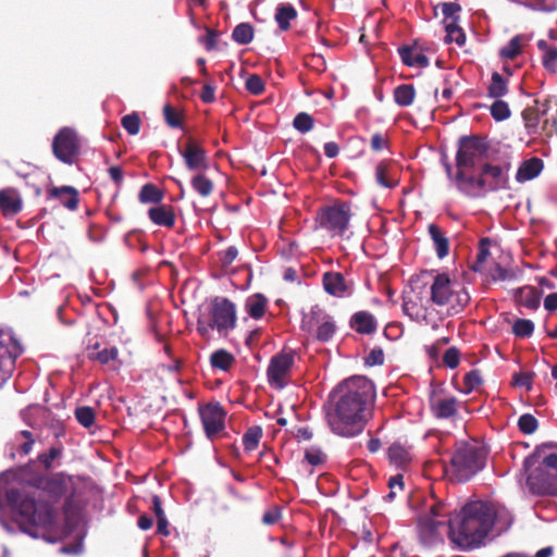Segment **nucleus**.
Segmentation results:
<instances>
[{"mask_svg":"<svg viewBox=\"0 0 557 557\" xmlns=\"http://www.w3.org/2000/svg\"><path fill=\"white\" fill-rule=\"evenodd\" d=\"M326 413L332 432L343 437L360 434L371 414L375 388L368 377L355 375L344 380L331 393Z\"/></svg>","mask_w":557,"mask_h":557,"instance_id":"f257e3e1","label":"nucleus"},{"mask_svg":"<svg viewBox=\"0 0 557 557\" xmlns=\"http://www.w3.org/2000/svg\"><path fill=\"white\" fill-rule=\"evenodd\" d=\"M496 519L494 506L483 500L465 504L448 519V539L462 549L479 547L491 532Z\"/></svg>","mask_w":557,"mask_h":557,"instance_id":"f03ea898","label":"nucleus"},{"mask_svg":"<svg viewBox=\"0 0 557 557\" xmlns=\"http://www.w3.org/2000/svg\"><path fill=\"white\" fill-rule=\"evenodd\" d=\"M448 512L445 504L433 503L417 517L416 531L419 543L424 548H433L444 543V534H448Z\"/></svg>","mask_w":557,"mask_h":557,"instance_id":"7ed1b4c3","label":"nucleus"},{"mask_svg":"<svg viewBox=\"0 0 557 557\" xmlns=\"http://www.w3.org/2000/svg\"><path fill=\"white\" fill-rule=\"evenodd\" d=\"M8 499L16 506L21 523L26 524L28 528L41 527L49 529L54 525L57 510L51 504L38 505L33 498H21L20 493L15 490L8 492Z\"/></svg>","mask_w":557,"mask_h":557,"instance_id":"20e7f679","label":"nucleus"},{"mask_svg":"<svg viewBox=\"0 0 557 557\" xmlns=\"http://www.w3.org/2000/svg\"><path fill=\"white\" fill-rule=\"evenodd\" d=\"M486 450L478 445L460 443L451 456L450 465L458 482H467L485 467Z\"/></svg>","mask_w":557,"mask_h":557,"instance_id":"39448f33","label":"nucleus"},{"mask_svg":"<svg viewBox=\"0 0 557 557\" xmlns=\"http://www.w3.org/2000/svg\"><path fill=\"white\" fill-rule=\"evenodd\" d=\"M456 284L449 278L448 274H436L431 284V301L438 306H447L456 313L461 311L470 302V294L468 290Z\"/></svg>","mask_w":557,"mask_h":557,"instance_id":"423d86ee","label":"nucleus"},{"mask_svg":"<svg viewBox=\"0 0 557 557\" xmlns=\"http://www.w3.org/2000/svg\"><path fill=\"white\" fill-rule=\"evenodd\" d=\"M540 449L536 448L523 461V470L527 474V486L533 495L557 497V473L539 467Z\"/></svg>","mask_w":557,"mask_h":557,"instance_id":"0eeeda50","label":"nucleus"},{"mask_svg":"<svg viewBox=\"0 0 557 557\" xmlns=\"http://www.w3.org/2000/svg\"><path fill=\"white\" fill-rule=\"evenodd\" d=\"M351 216V203L337 200L333 205L320 208L315 221L319 227L327 231L332 236H343L349 227Z\"/></svg>","mask_w":557,"mask_h":557,"instance_id":"6e6552de","label":"nucleus"},{"mask_svg":"<svg viewBox=\"0 0 557 557\" xmlns=\"http://www.w3.org/2000/svg\"><path fill=\"white\" fill-rule=\"evenodd\" d=\"M485 138L479 135H465L458 139L456 166L458 169H474L488 151Z\"/></svg>","mask_w":557,"mask_h":557,"instance_id":"1a4fd4ad","label":"nucleus"},{"mask_svg":"<svg viewBox=\"0 0 557 557\" xmlns=\"http://www.w3.org/2000/svg\"><path fill=\"white\" fill-rule=\"evenodd\" d=\"M53 156L64 164L73 165L76 163L81 152V138L78 133L69 126L58 131L52 140Z\"/></svg>","mask_w":557,"mask_h":557,"instance_id":"9d476101","label":"nucleus"},{"mask_svg":"<svg viewBox=\"0 0 557 557\" xmlns=\"http://www.w3.org/2000/svg\"><path fill=\"white\" fill-rule=\"evenodd\" d=\"M237 322L236 306L225 297H216L210 307V327L220 334L234 330Z\"/></svg>","mask_w":557,"mask_h":557,"instance_id":"9b49d317","label":"nucleus"},{"mask_svg":"<svg viewBox=\"0 0 557 557\" xmlns=\"http://www.w3.org/2000/svg\"><path fill=\"white\" fill-rule=\"evenodd\" d=\"M36 487L42 491L52 503L59 502L62 497L66 496L69 492H71L65 502V506H69L74 497L73 479L64 472H58L49 476L37 479Z\"/></svg>","mask_w":557,"mask_h":557,"instance_id":"f8f14e48","label":"nucleus"},{"mask_svg":"<svg viewBox=\"0 0 557 557\" xmlns=\"http://www.w3.org/2000/svg\"><path fill=\"white\" fill-rule=\"evenodd\" d=\"M302 330L312 333L320 342H329L336 332V324L331 315L324 312L319 306H313L304 318Z\"/></svg>","mask_w":557,"mask_h":557,"instance_id":"ddd939ff","label":"nucleus"},{"mask_svg":"<svg viewBox=\"0 0 557 557\" xmlns=\"http://www.w3.org/2000/svg\"><path fill=\"white\" fill-rule=\"evenodd\" d=\"M185 166L190 172H206L210 168L208 152L194 137H188L184 147H178Z\"/></svg>","mask_w":557,"mask_h":557,"instance_id":"4468645a","label":"nucleus"},{"mask_svg":"<svg viewBox=\"0 0 557 557\" xmlns=\"http://www.w3.org/2000/svg\"><path fill=\"white\" fill-rule=\"evenodd\" d=\"M294 351H283L271 358L267 375L271 385L283 388L286 385V375L294 366Z\"/></svg>","mask_w":557,"mask_h":557,"instance_id":"2eb2a0df","label":"nucleus"},{"mask_svg":"<svg viewBox=\"0 0 557 557\" xmlns=\"http://www.w3.org/2000/svg\"><path fill=\"white\" fill-rule=\"evenodd\" d=\"M199 413L208 438L213 440L224 430L226 412L219 403L206 405Z\"/></svg>","mask_w":557,"mask_h":557,"instance_id":"dca6fc26","label":"nucleus"},{"mask_svg":"<svg viewBox=\"0 0 557 557\" xmlns=\"http://www.w3.org/2000/svg\"><path fill=\"white\" fill-rule=\"evenodd\" d=\"M508 169L509 165L505 169L500 165H494L487 162L483 163L480 173L484 182V191H497L508 188Z\"/></svg>","mask_w":557,"mask_h":557,"instance_id":"f3484780","label":"nucleus"},{"mask_svg":"<svg viewBox=\"0 0 557 557\" xmlns=\"http://www.w3.org/2000/svg\"><path fill=\"white\" fill-rule=\"evenodd\" d=\"M322 285L326 294L337 298L350 297L355 290L354 282L347 281L341 272H325Z\"/></svg>","mask_w":557,"mask_h":557,"instance_id":"a211bd4d","label":"nucleus"},{"mask_svg":"<svg viewBox=\"0 0 557 557\" xmlns=\"http://www.w3.org/2000/svg\"><path fill=\"white\" fill-rule=\"evenodd\" d=\"M21 348L11 339L0 341V387L11 377Z\"/></svg>","mask_w":557,"mask_h":557,"instance_id":"6ab92c4d","label":"nucleus"},{"mask_svg":"<svg viewBox=\"0 0 557 557\" xmlns=\"http://www.w3.org/2000/svg\"><path fill=\"white\" fill-rule=\"evenodd\" d=\"M398 53L403 63L407 66L426 67L430 64L429 58L423 53V48L418 40H414L410 46L399 47Z\"/></svg>","mask_w":557,"mask_h":557,"instance_id":"aec40b11","label":"nucleus"},{"mask_svg":"<svg viewBox=\"0 0 557 557\" xmlns=\"http://www.w3.org/2000/svg\"><path fill=\"white\" fill-rule=\"evenodd\" d=\"M48 199H58L62 206L75 211L79 202L78 190L73 186L52 187L47 190Z\"/></svg>","mask_w":557,"mask_h":557,"instance_id":"412c9836","label":"nucleus"},{"mask_svg":"<svg viewBox=\"0 0 557 557\" xmlns=\"http://www.w3.org/2000/svg\"><path fill=\"white\" fill-rule=\"evenodd\" d=\"M23 209V200L14 188L0 190V211L5 218L14 216Z\"/></svg>","mask_w":557,"mask_h":557,"instance_id":"4be33fe9","label":"nucleus"},{"mask_svg":"<svg viewBox=\"0 0 557 557\" xmlns=\"http://www.w3.org/2000/svg\"><path fill=\"white\" fill-rule=\"evenodd\" d=\"M349 326L358 334L370 335L376 331L377 322L371 312L361 310L351 315Z\"/></svg>","mask_w":557,"mask_h":557,"instance_id":"5701e85b","label":"nucleus"},{"mask_svg":"<svg viewBox=\"0 0 557 557\" xmlns=\"http://www.w3.org/2000/svg\"><path fill=\"white\" fill-rule=\"evenodd\" d=\"M468 169H458L456 172V181L459 188L468 195L476 196L484 191V182L481 173L478 176L467 175Z\"/></svg>","mask_w":557,"mask_h":557,"instance_id":"b1692460","label":"nucleus"},{"mask_svg":"<svg viewBox=\"0 0 557 557\" xmlns=\"http://www.w3.org/2000/svg\"><path fill=\"white\" fill-rule=\"evenodd\" d=\"M430 406L437 419H449L458 412V399L454 396L432 398Z\"/></svg>","mask_w":557,"mask_h":557,"instance_id":"393cba45","label":"nucleus"},{"mask_svg":"<svg viewBox=\"0 0 557 557\" xmlns=\"http://www.w3.org/2000/svg\"><path fill=\"white\" fill-rule=\"evenodd\" d=\"M151 222L158 226L171 228L175 224V212L172 206L159 205L148 210Z\"/></svg>","mask_w":557,"mask_h":557,"instance_id":"a878e982","label":"nucleus"},{"mask_svg":"<svg viewBox=\"0 0 557 557\" xmlns=\"http://www.w3.org/2000/svg\"><path fill=\"white\" fill-rule=\"evenodd\" d=\"M35 442V435L28 430H23L16 433L11 444V458L14 459L16 454L20 456H27L32 451Z\"/></svg>","mask_w":557,"mask_h":557,"instance_id":"bb28decb","label":"nucleus"},{"mask_svg":"<svg viewBox=\"0 0 557 557\" xmlns=\"http://www.w3.org/2000/svg\"><path fill=\"white\" fill-rule=\"evenodd\" d=\"M544 168V162L542 159L537 157L530 158L522 162V164L519 166L516 180L520 183L531 181L540 175Z\"/></svg>","mask_w":557,"mask_h":557,"instance_id":"cd10ccee","label":"nucleus"},{"mask_svg":"<svg viewBox=\"0 0 557 557\" xmlns=\"http://www.w3.org/2000/svg\"><path fill=\"white\" fill-rule=\"evenodd\" d=\"M542 294V290L527 285L517 289L516 299L521 306L536 310L540 307Z\"/></svg>","mask_w":557,"mask_h":557,"instance_id":"c85d7f7f","label":"nucleus"},{"mask_svg":"<svg viewBox=\"0 0 557 557\" xmlns=\"http://www.w3.org/2000/svg\"><path fill=\"white\" fill-rule=\"evenodd\" d=\"M429 235L433 242L436 256L438 259H444L449 253V240L442 228L436 224L428 226Z\"/></svg>","mask_w":557,"mask_h":557,"instance_id":"c756f323","label":"nucleus"},{"mask_svg":"<svg viewBox=\"0 0 557 557\" xmlns=\"http://www.w3.org/2000/svg\"><path fill=\"white\" fill-rule=\"evenodd\" d=\"M268 306V299L263 294L257 293L249 296L245 302V309L250 318L255 320L261 319Z\"/></svg>","mask_w":557,"mask_h":557,"instance_id":"7c9ffc66","label":"nucleus"},{"mask_svg":"<svg viewBox=\"0 0 557 557\" xmlns=\"http://www.w3.org/2000/svg\"><path fill=\"white\" fill-rule=\"evenodd\" d=\"M235 363V357L224 348L213 351L210 356V366L221 371H230Z\"/></svg>","mask_w":557,"mask_h":557,"instance_id":"2f4dec72","label":"nucleus"},{"mask_svg":"<svg viewBox=\"0 0 557 557\" xmlns=\"http://www.w3.org/2000/svg\"><path fill=\"white\" fill-rule=\"evenodd\" d=\"M389 461L397 467L405 468L411 461V454L408 447L396 442L393 443L387 451Z\"/></svg>","mask_w":557,"mask_h":557,"instance_id":"473e14b6","label":"nucleus"},{"mask_svg":"<svg viewBox=\"0 0 557 557\" xmlns=\"http://www.w3.org/2000/svg\"><path fill=\"white\" fill-rule=\"evenodd\" d=\"M537 47L543 51L542 63L545 70L555 73L557 70V47L548 45L544 39L537 41Z\"/></svg>","mask_w":557,"mask_h":557,"instance_id":"72a5a7b5","label":"nucleus"},{"mask_svg":"<svg viewBox=\"0 0 557 557\" xmlns=\"http://www.w3.org/2000/svg\"><path fill=\"white\" fill-rule=\"evenodd\" d=\"M297 17L296 9L289 3H281L276 8L275 21L281 30L286 32L290 28V21Z\"/></svg>","mask_w":557,"mask_h":557,"instance_id":"f704fd0d","label":"nucleus"},{"mask_svg":"<svg viewBox=\"0 0 557 557\" xmlns=\"http://www.w3.org/2000/svg\"><path fill=\"white\" fill-rule=\"evenodd\" d=\"M193 189L202 198H208L214 190L213 182L205 174V172H197L190 180Z\"/></svg>","mask_w":557,"mask_h":557,"instance_id":"c9c22d12","label":"nucleus"},{"mask_svg":"<svg viewBox=\"0 0 557 557\" xmlns=\"http://www.w3.org/2000/svg\"><path fill=\"white\" fill-rule=\"evenodd\" d=\"M491 244H492V240L488 237H484V238L480 239L479 247H478V253L475 256L474 261L470 265V269L473 272L481 273L485 270L486 260L491 255V252H490Z\"/></svg>","mask_w":557,"mask_h":557,"instance_id":"e433bc0d","label":"nucleus"},{"mask_svg":"<svg viewBox=\"0 0 557 557\" xmlns=\"http://www.w3.org/2000/svg\"><path fill=\"white\" fill-rule=\"evenodd\" d=\"M393 96L399 107H409L413 103L416 89L411 84H401L394 89Z\"/></svg>","mask_w":557,"mask_h":557,"instance_id":"4c0bfd02","label":"nucleus"},{"mask_svg":"<svg viewBox=\"0 0 557 557\" xmlns=\"http://www.w3.org/2000/svg\"><path fill=\"white\" fill-rule=\"evenodd\" d=\"M509 91L508 82L498 72H493L491 83L487 87V95L491 98H502Z\"/></svg>","mask_w":557,"mask_h":557,"instance_id":"58836bf2","label":"nucleus"},{"mask_svg":"<svg viewBox=\"0 0 557 557\" xmlns=\"http://www.w3.org/2000/svg\"><path fill=\"white\" fill-rule=\"evenodd\" d=\"M143 203H160L163 199V193L151 183L144 185L138 195Z\"/></svg>","mask_w":557,"mask_h":557,"instance_id":"ea45409f","label":"nucleus"},{"mask_svg":"<svg viewBox=\"0 0 557 557\" xmlns=\"http://www.w3.org/2000/svg\"><path fill=\"white\" fill-rule=\"evenodd\" d=\"M253 27L249 23H239L232 33V39L238 45H248L253 39Z\"/></svg>","mask_w":557,"mask_h":557,"instance_id":"a19ab883","label":"nucleus"},{"mask_svg":"<svg viewBox=\"0 0 557 557\" xmlns=\"http://www.w3.org/2000/svg\"><path fill=\"white\" fill-rule=\"evenodd\" d=\"M375 181L379 185L386 188H394L397 181L389 175L388 163L382 161L375 168Z\"/></svg>","mask_w":557,"mask_h":557,"instance_id":"79ce46f5","label":"nucleus"},{"mask_svg":"<svg viewBox=\"0 0 557 557\" xmlns=\"http://www.w3.org/2000/svg\"><path fill=\"white\" fill-rule=\"evenodd\" d=\"M262 428L259 425L250 426L243 436V444L246 451L256 449L262 437Z\"/></svg>","mask_w":557,"mask_h":557,"instance_id":"37998d69","label":"nucleus"},{"mask_svg":"<svg viewBox=\"0 0 557 557\" xmlns=\"http://www.w3.org/2000/svg\"><path fill=\"white\" fill-rule=\"evenodd\" d=\"M459 17H455L450 23L445 26L446 41H455L458 46H463L466 42V35L461 27L457 25Z\"/></svg>","mask_w":557,"mask_h":557,"instance_id":"c03bdc74","label":"nucleus"},{"mask_svg":"<svg viewBox=\"0 0 557 557\" xmlns=\"http://www.w3.org/2000/svg\"><path fill=\"white\" fill-rule=\"evenodd\" d=\"M522 51V37L517 35L512 37L509 42L500 49V57L508 60L516 59Z\"/></svg>","mask_w":557,"mask_h":557,"instance_id":"a18cd8bd","label":"nucleus"},{"mask_svg":"<svg viewBox=\"0 0 557 557\" xmlns=\"http://www.w3.org/2000/svg\"><path fill=\"white\" fill-rule=\"evenodd\" d=\"M75 418L84 428H90L95 423L96 413L89 406H82L75 409Z\"/></svg>","mask_w":557,"mask_h":557,"instance_id":"49530a36","label":"nucleus"},{"mask_svg":"<svg viewBox=\"0 0 557 557\" xmlns=\"http://www.w3.org/2000/svg\"><path fill=\"white\" fill-rule=\"evenodd\" d=\"M534 332V323L528 319H517L512 325V333L520 338L530 337Z\"/></svg>","mask_w":557,"mask_h":557,"instance_id":"de8ad7c7","label":"nucleus"},{"mask_svg":"<svg viewBox=\"0 0 557 557\" xmlns=\"http://www.w3.org/2000/svg\"><path fill=\"white\" fill-rule=\"evenodd\" d=\"M403 311L413 321L425 318V312L422 310L421 306L412 299L404 298Z\"/></svg>","mask_w":557,"mask_h":557,"instance_id":"09e8293b","label":"nucleus"},{"mask_svg":"<svg viewBox=\"0 0 557 557\" xmlns=\"http://www.w3.org/2000/svg\"><path fill=\"white\" fill-rule=\"evenodd\" d=\"M491 115L495 121H504L510 116V109L506 101L496 99L491 106Z\"/></svg>","mask_w":557,"mask_h":557,"instance_id":"8fccbe9b","label":"nucleus"},{"mask_svg":"<svg viewBox=\"0 0 557 557\" xmlns=\"http://www.w3.org/2000/svg\"><path fill=\"white\" fill-rule=\"evenodd\" d=\"M482 384V377L479 370H471L463 377V387L460 392L470 394Z\"/></svg>","mask_w":557,"mask_h":557,"instance_id":"3c124183","label":"nucleus"},{"mask_svg":"<svg viewBox=\"0 0 557 557\" xmlns=\"http://www.w3.org/2000/svg\"><path fill=\"white\" fill-rule=\"evenodd\" d=\"M121 124L129 135H137L140 131L141 120L138 113L133 112L124 115L121 120Z\"/></svg>","mask_w":557,"mask_h":557,"instance_id":"603ef678","label":"nucleus"},{"mask_svg":"<svg viewBox=\"0 0 557 557\" xmlns=\"http://www.w3.org/2000/svg\"><path fill=\"white\" fill-rule=\"evenodd\" d=\"M313 125L314 120L307 112L298 113L293 121V126L302 134L310 132L313 128Z\"/></svg>","mask_w":557,"mask_h":557,"instance_id":"864d4df0","label":"nucleus"},{"mask_svg":"<svg viewBox=\"0 0 557 557\" xmlns=\"http://www.w3.org/2000/svg\"><path fill=\"white\" fill-rule=\"evenodd\" d=\"M518 428L521 433L530 435V434H533L537 430L539 422L533 414L524 413V414L520 416V418L518 420Z\"/></svg>","mask_w":557,"mask_h":557,"instance_id":"5fc2aeb1","label":"nucleus"},{"mask_svg":"<svg viewBox=\"0 0 557 557\" xmlns=\"http://www.w3.org/2000/svg\"><path fill=\"white\" fill-rule=\"evenodd\" d=\"M522 117L524 120L525 127L529 131L535 132L537 129L541 121V115L539 111L535 110V107L531 106L525 108L522 112Z\"/></svg>","mask_w":557,"mask_h":557,"instance_id":"6e6d98bb","label":"nucleus"},{"mask_svg":"<svg viewBox=\"0 0 557 557\" xmlns=\"http://www.w3.org/2000/svg\"><path fill=\"white\" fill-rule=\"evenodd\" d=\"M117 355H119L117 348L111 347V348H104L103 350L98 351V352H90L88 355V357L91 360L99 361L101 364H107L110 361L115 360L117 358Z\"/></svg>","mask_w":557,"mask_h":557,"instance_id":"4d7b16f0","label":"nucleus"},{"mask_svg":"<svg viewBox=\"0 0 557 557\" xmlns=\"http://www.w3.org/2000/svg\"><path fill=\"white\" fill-rule=\"evenodd\" d=\"M163 115L166 124L173 128L182 127V116L171 104L163 107Z\"/></svg>","mask_w":557,"mask_h":557,"instance_id":"13d9d810","label":"nucleus"},{"mask_svg":"<svg viewBox=\"0 0 557 557\" xmlns=\"http://www.w3.org/2000/svg\"><path fill=\"white\" fill-rule=\"evenodd\" d=\"M245 87L255 96H259L264 91V83L257 74H252L246 79Z\"/></svg>","mask_w":557,"mask_h":557,"instance_id":"bf43d9fd","label":"nucleus"},{"mask_svg":"<svg viewBox=\"0 0 557 557\" xmlns=\"http://www.w3.org/2000/svg\"><path fill=\"white\" fill-rule=\"evenodd\" d=\"M238 256V250L234 246H230L224 251H221L219 253V261L221 263L222 269L226 272L231 264L234 262V260Z\"/></svg>","mask_w":557,"mask_h":557,"instance_id":"052dcab7","label":"nucleus"},{"mask_svg":"<svg viewBox=\"0 0 557 557\" xmlns=\"http://www.w3.org/2000/svg\"><path fill=\"white\" fill-rule=\"evenodd\" d=\"M306 461L311 466H320L325 462L326 455L317 447H311L305 453Z\"/></svg>","mask_w":557,"mask_h":557,"instance_id":"680f3d73","label":"nucleus"},{"mask_svg":"<svg viewBox=\"0 0 557 557\" xmlns=\"http://www.w3.org/2000/svg\"><path fill=\"white\" fill-rule=\"evenodd\" d=\"M534 373L532 372H518L512 375V385L525 387L531 391Z\"/></svg>","mask_w":557,"mask_h":557,"instance_id":"e2e57ef3","label":"nucleus"},{"mask_svg":"<svg viewBox=\"0 0 557 557\" xmlns=\"http://www.w3.org/2000/svg\"><path fill=\"white\" fill-rule=\"evenodd\" d=\"M460 362V351L457 347L448 348L443 355V363L449 368L455 369Z\"/></svg>","mask_w":557,"mask_h":557,"instance_id":"0e129e2a","label":"nucleus"},{"mask_svg":"<svg viewBox=\"0 0 557 557\" xmlns=\"http://www.w3.org/2000/svg\"><path fill=\"white\" fill-rule=\"evenodd\" d=\"M62 454V448L60 447H51L47 453L40 454L38 456V461L44 465L46 469H50L52 466V461L60 457Z\"/></svg>","mask_w":557,"mask_h":557,"instance_id":"69168bd1","label":"nucleus"},{"mask_svg":"<svg viewBox=\"0 0 557 557\" xmlns=\"http://www.w3.org/2000/svg\"><path fill=\"white\" fill-rule=\"evenodd\" d=\"M282 518V509L280 506H272L262 516V523L265 525H274Z\"/></svg>","mask_w":557,"mask_h":557,"instance_id":"338daca9","label":"nucleus"},{"mask_svg":"<svg viewBox=\"0 0 557 557\" xmlns=\"http://www.w3.org/2000/svg\"><path fill=\"white\" fill-rule=\"evenodd\" d=\"M206 37L200 38L199 41L205 45L207 51H212L216 48L218 37L220 36V33L210 27H206Z\"/></svg>","mask_w":557,"mask_h":557,"instance_id":"774afa93","label":"nucleus"}]
</instances>
